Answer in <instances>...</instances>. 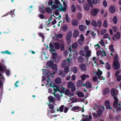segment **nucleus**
<instances>
[{
  "label": "nucleus",
  "mask_w": 121,
  "mask_h": 121,
  "mask_svg": "<svg viewBox=\"0 0 121 121\" xmlns=\"http://www.w3.org/2000/svg\"><path fill=\"white\" fill-rule=\"evenodd\" d=\"M110 93L112 97L116 96L118 94V91H115L114 88H112L111 89Z\"/></svg>",
  "instance_id": "nucleus-4"
},
{
  "label": "nucleus",
  "mask_w": 121,
  "mask_h": 121,
  "mask_svg": "<svg viewBox=\"0 0 121 121\" xmlns=\"http://www.w3.org/2000/svg\"><path fill=\"white\" fill-rule=\"evenodd\" d=\"M64 55L65 57H67V56L69 55V58L68 57L66 58L67 60L68 61V63H69L70 62V60L72 59L70 58L71 56H72V55L70 54V53H69L67 50H65L64 52Z\"/></svg>",
  "instance_id": "nucleus-3"
},
{
  "label": "nucleus",
  "mask_w": 121,
  "mask_h": 121,
  "mask_svg": "<svg viewBox=\"0 0 121 121\" xmlns=\"http://www.w3.org/2000/svg\"><path fill=\"white\" fill-rule=\"evenodd\" d=\"M109 10L110 12L112 13H114L115 12V9L114 7L112 6H111L110 7Z\"/></svg>",
  "instance_id": "nucleus-14"
},
{
  "label": "nucleus",
  "mask_w": 121,
  "mask_h": 121,
  "mask_svg": "<svg viewBox=\"0 0 121 121\" xmlns=\"http://www.w3.org/2000/svg\"><path fill=\"white\" fill-rule=\"evenodd\" d=\"M48 99L50 104L51 103V102H53L54 101V99L53 97L51 96H49L48 97Z\"/></svg>",
  "instance_id": "nucleus-16"
},
{
  "label": "nucleus",
  "mask_w": 121,
  "mask_h": 121,
  "mask_svg": "<svg viewBox=\"0 0 121 121\" xmlns=\"http://www.w3.org/2000/svg\"><path fill=\"white\" fill-rule=\"evenodd\" d=\"M64 93L65 95L68 96H69L70 94V90L69 89H66Z\"/></svg>",
  "instance_id": "nucleus-22"
},
{
  "label": "nucleus",
  "mask_w": 121,
  "mask_h": 121,
  "mask_svg": "<svg viewBox=\"0 0 121 121\" xmlns=\"http://www.w3.org/2000/svg\"><path fill=\"white\" fill-rule=\"evenodd\" d=\"M85 29V26L83 25H81L79 26V29L80 30L82 31H83Z\"/></svg>",
  "instance_id": "nucleus-23"
},
{
  "label": "nucleus",
  "mask_w": 121,
  "mask_h": 121,
  "mask_svg": "<svg viewBox=\"0 0 121 121\" xmlns=\"http://www.w3.org/2000/svg\"><path fill=\"white\" fill-rule=\"evenodd\" d=\"M63 5L64 7L60 9V11H65L67 9V5L65 2H63Z\"/></svg>",
  "instance_id": "nucleus-10"
},
{
  "label": "nucleus",
  "mask_w": 121,
  "mask_h": 121,
  "mask_svg": "<svg viewBox=\"0 0 121 121\" xmlns=\"http://www.w3.org/2000/svg\"><path fill=\"white\" fill-rule=\"evenodd\" d=\"M100 0H92L93 4L95 5H96L97 3H100Z\"/></svg>",
  "instance_id": "nucleus-27"
},
{
  "label": "nucleus",
  "mask_w": 121,
  "mask_h": 121,
  "mask_svg": "<svg viewBox=\"0 0 121 121\" xmlns=\"http://www.w3.org/2000/svg\"><path fill=\"white\" fill-rule=\"evenodd\" d=\"M57 54L56 53H52V58L53 59H55L57 57Z\"/></svg>",
  "instance_id": "nucleus-50"
},
{
  "label": "nucleus",
  "mask_w": 121,
  "mask_h": 121,
  "mask_svg": "<svg viewBox=\"0 0 121 121\" xmlns=\"http://www.w3.org/2000/svg\"><path fill=\"white\" fill-rule=\"evenodd\" d=\"M108 24L107 21L106 20L104 21L103 23V26L105 28H107L108 26Z\"/></svg>",
  "instance_id": "nucleus-42"
},
{
  "label": "nucleus",
  "mask_w": 121,
  "mask_h": 121,
  "mask_svg": "<svg viewBox=\"0 0 121 121\" xmlns=\"http://www.w3.org/2000/svg\"><path fill=\"white\" fill-rule=\"evenodd\" d=\"M97 112L98 114V116L100 117L101 116L102 114V111L101 110L99 109L97 111Z\"/></svg>",
  "instance_id": "nucleus-30"
},
{
  "label": "nucleus",
  "mask_w": 121,
  "mask_h": 121,
  "mask_svg": "<svg viewBox=\"0 0 121 121\" xmlns=\"http://www.w3.org/2000/svg\"><path fill=\"white\" fill-rule=\"evenodd\" d=\"M6 70V69L5 66H2V65H0V71L2 72H5Z\"/></svg>",
  "instance_id": "nucleus-19"
},
{
  "label": "nucleus",
  "mask_w": 121,
  "mask_h": 121,
  "mask_svg": "<svg viewBox=\"0 0 121 121\" xmlns=\"http://www.w3.org/2000/svg\"><path fill=\"white\" fill-rule=\"evenodd\" d=\"M73 72L74 73H76L78 71V69L77 67H74L73 68Z\"/></svg>",
  "instance_id": "nucleus-60"
},
{
  "label": "nucleus",
  "mask_w": 121,
  "mask_h": 121,
  "mask_svg": "<svg viewBox=\"0 0 121 121\" xmlns=\"http://www.w3.org/2000/svg\"><path fill=\"white\" fill-rule=\"evenodd\" d=\"M112 21L113 23L114 24H116L117 22V17L115 16L112 19Z\"/></svg>",
  "instance_id": "nucleus-32"
},
{
  "label": "nucleus",
  "mask_w": 121,
  "mask_h": 121,
  "mask_svg": "<svg viewBox=\"0 0 121 121\" xmlns=\"http://www.w3.org/2000/svg\"><path fill=\"white\" fill-rule=\"evenodd\" d=\"M79 32L77 30H75L73 33V36L74 38H76L79 35Z\"/></svg>",
  "instance_id": "nucleus-13"
},
{
  "label": "nucleus",
  "mask_w": 121,
  "mask_h": 121,
  "mask_svg": "<svg viewBox=\"0 0 121 121\" xmlns=\"http://www.w3.org/2000/svg\"><path fill=\"white\" fill-rule=\"evenodd\" d=\"M102 53V52L101 51H99L97 52L96 54L97 56H99L101 55Z\"/></svg>",
  "instance_id": "nucleus-63"
},
{
  "label": "nucleus",
  "mask_w": 121,
  "mask_h": 121,
  "mask_svg": "<svg viewBox=\"0 0 121 121\" xmlns=\"http://www.w3.org/2000/svg\"><path fill=\"white\" fill-rule=\"evenodd\" d=\"M86 65L83 63L79 65L80 69L83 72L86 71Z\"/></svg>",
  "instance_id": "nucleus-5"
},
{
  "label": "nucleus",
  "mask_w": 121,
  "mask_h": 121,
  "mask_svg": "<svg viewBox=\"0 0 121 121\" xmlns=\"http://www.w3.org/2000/svg\"><path fill=\"white\" fill-rule=\"evenodd\" d=\"M109 49L110 51L112 52H114L115 50L113 48V45L112 44L110 45L109 46Z\"/></svg>",
  "instance_id": "nucleus-38"
},
{
  "label": "nucleus",
  "mask_w": 121,
  "mask_h": 121,
  "mask_svg": "<svg viewBox=\"0 0 121 121\" xmlns=\"http://www.w3.org/2000/svg\"><path fill=\"white\" fill-rule=\"evenodd\" d=\"M45 10L48 13H51L52 11V9L49 8H46Z\"/></svg>",
  "instance_id": "nucleus-37"
},
{
  "label": "nucleus",
  "mask_w": 121,
  "mask_h": 121,
  "mask_svg": "<svg viewBox=\"0 0 121 121\" xmlns=\"http://www.w3.org/2000/svg\"><path fill=\"white\" fill-rule=\"evenodd\" d=\"M97 24L100 27L101 26L102 24V23L101 20H99L98 21Z\"/></svg>",
  "instance_id": "nucleus-62"
},
{
  "label": "nucleus",
  "mask_w": 121,
  "mask_h": 121,
  "mask_svg": "<svg viewBox=\"0 0 121 121\" xmlns=\"http://www.w3.org/2000/svg\"><path fill=\"white\" fill-rule=\"evenodd\" d=\"M54 62L52 61H48L47 62V64L48 66L49 67H51L53 64Z\"/></svg>",
  "instance_id": "nucleus-20"
},
{
  "label": "nucleus",
  "mask_w": 121,
  "mask_h": 121,
  "mask_svg": "<svg viewBox=\"0 0 121 121\" xmlns=\"http://www.w3.org/2000/svg\"><path fill=\"white\" fill-rule=\"evenodd\" d=\"M51 67L53 70H56L57 69V65L56 64H53Z\"/></svg>",
  "instance_id": "nucleus-41"
},
{
  "label": "nucleus",
  "mask_w": 121,
  "mask_h": 121,
  "mask_svg": "<svg viewBox=\"0 0 121 121\" xmlns=\"http://www.w3.org/2000/svg\"><path fill=\"white\" fill-rule=\"evenodd\" d=\"M91 52L90 50H89L86 52V57H89L91 56Z\"/></svg>",
  "instance_id": "nucleus-46"
},
{
  "label": "nucleus",
  "mask_w": 121,
  "mask_h": 121,
  "mask_svg": "<svg viewBox=\"0 0 121 121\" xmlns=\"http://www.w3.org/2000/svg\"><path fill=\"white\" fill-rule=\"evenodd\" d=\"M113 67L115 69L117 70L120 68V64L118 62H113Z\"/></svg>",
  "instance_id": "nucleus-7"
},
{
  "label": "nucleus",
  "mask_w": 121,
  "mask_h": 121,
  "mask_svg": "<svg viewBox=\"0 0 121 121\" xmlns=\"http://www.w3.org/2000/svg\"><path fill=\"white\" fill-rule=\"evenodd\" d=\"M67 86L68 88H71L72 91H75L76 89V87L74 83L73 82H68Z\"/></svg>",
  "instance_id": "nucleus-1"
},
{
  "label": "nucleus",
  "mask_w": 121,
  "mask_h": 121,
  "mask_svg": "<svg viewBox=\"0 0 121 121\" xmlns=\"http://www.w3.org/2000/svg\"><path fill=\"white\" fill-rule=\"evenodd\" d=\"M68 26L67 25H64L62 27V29L63 31H65L68 29Z\"/></svg>",
  "instance_id": "nucleus-40"
},
{
  "label": "nucleus",
  "mask_w": 121,
  "mask_h": 121,
  "mask_svg": "<svg viewBox=\"0 0 121 121\" xmlns=\"http://www.w3.org/2000/svg\"><path fill=\"white\" fill-rule=\"evenodd\" d=\"M72 11L74 13L75 12L76 9V7L74 4H73L71 7Z\"/></svg>",
  "instance_id": "nucleus-25"
},
{
  "label": "nucleus",
  "mask_w": 121,
  "mask_h": 121,
  "mask_svg": "<svg viewBox=\"0 0 121 121\" xmlns=\"http://www.w3.org/2000/svg\"><path fill=\"white\" fill-rule=\"evenodd\" d=\"M65 17L66 21L68 23H69L70 21V19L68 15V14H66L65 15Z\"/></svg>",
  "instance_id": "nucleus-35"
},
{
  "label": "nucleus",
  "mask_w": 121,
  "mask_h": 121,
  "mask_svg": "<svg viewBox=\"0 0 121 121\" xmlns=\"http://www.w3.org/2000/svg\"><path fill=\"white\" fill-rule=\"evenodd\" d=\"M120 34L119 32H117L116 33V34H114L112 38H114V37L116 38H120Z\"/></svg>",
  "instance_id": "nucleus-21"
},
{
  "label": "nucleus",
  "mask_w": 121,
  "mask_h": 121,
  "mask_svg": "<svg viewBox=\"0 0 121 121\" xmlns=\"http://www.w3.org/2000/svg\"><path fill=\"white\" fill-rule=\"evenodd\" d=\"M82 80L84 81L86 80V78H88L89 77V76L88 75L83 74L82 75L80 76Z\"/></svg>",
  "instance_id": "nucleus-9"
},
{
  "label": "nucleus",
  "mask_w": 121,
  "mask_h": 121,
  "mask_svg": "<svg viewBox=\"0 0 121 121\" xmlns=\"http://www.w3.org/2000/svg\"><path fill=\"white\" fill-rule=\"evenodd\" d=\"M77 95L79 97H84V95L83 93L82 92H78L77 94Z\"/></svg>",
  "instance_id": "nucleus-26"
},
{
  "label": "nucleus",
  "mask_w": 121,
  "mask_h": 121,
  "mask_svg": "<svg viewBox=\"0 0 121 121\" xmlns=\"http://www.w3.org/2000/svg\"><path fill=\"white\" fill-rule=\"evenodd\" d=\"M60 48L61 51H63L65 49V45L64 44H61L60 45Z\"/></svg>",
  "instance_id": "nucleus-52"
},
{
  "label": "nucleus",
  "mask_w": 121,
  "mask_h": 121,
  "mask_svg": "<svg viewBox=\"0 0 121 121\" xmlns=\"http://www.w3.org/2000/svg\"><path fill=\"white\" fill-rule=\"evenodd\" d=\"M86 88H91V83L89 81H87L85 84Z\"/></svg>",
  "instance_id": "nucleus-18"
},
{
  "label": "nucleus",
  "mask_w": 121,
  "mask_h": 121,
  "mask_svg": "<svg viewBox=\"0 0 121 121\" xmlns=\"http://www.w3.org/2000/svg\"><path fill=\"white\" fill-rule=\"evenodd\" d=\"M55 48L56 50H59L60 48V44L58 42H55L54 43Z\"/></svg>",
  "instance_id": "nucleus-12"
},
{
  "label": "nucleus",
  "mask_w": 121,
  "mask_h": 121,
  "mask_svg": "<svg viewBox=\"0 0 121 121\" xmlns=\"http://www.w3.org/2000/svg\"><path fill=\"white\" fill-rule=\"evenodd\" d=\"M100 11V9L97 8H92L91 11V13L94 16H96L98 12Z\"/></svg>",
  "instance_id": "nucleus-2"
},
{
  "label": "nucleus",
  "mask_w": 121,
  "mask_h": 121,
  "mask_svg": "<svg viewBox=\"0 0 121 121\" xmlns=\"http://www.w3.org/2000/svg\"><path fill=\"white\" fill-rule=\"evenodd\" d=\"M98 72H97L95 74L97 76H99L102 75V72L99 69H98Z\"/></svg>",
  "instance_id": "nucleus-34"
},
{
  "label": "nucleus",
  "mask_w": 121,
  "mask_h": 121,
  "mask_svg": "<svg viewBox=\"0 0 121 121\" xmlns=\"http://www.w3.org/2000/svg\"><path fill=\"white\" fill-rule=\"evenodd\" d=\"M72 35V32L71 31H69L67 34L66 38H71Z\"/></svg>",
  "instance_id": "nucleus-36"
},
{
  "label": "nucleus",
  "mask_w": 121,
  "mask_h": 121,
  "mask_svg": "<svg viewBox=\"0 0 121 121\" xmlns=\"http://www.w3.org/2000/svg\"><path fill=\"white\" fill-rule=\"evenodd\" d=\"M121 72V70L119 69L116 71L115 73V77H117V76H118V74Z\"/></svg>",
  "instance_id": "nucleus-51"
},
{
  "label": "nucleus",
  "mask_w": 121,
  "mask_h": 121,
  "mask_svg": "<svg viewBox=\"0 0 121 121\" xmlns=\"http://www.w3.org/2000/svg\"><path fill=\"white\" fill-rule=\"evenodd\" d=\"M109 92L110 91L109 88L108 87H106L104 89L103 94L106 95L108 94L109 93Z\"/></svg>",
  "instance_id": "nucleus-11"
},
{
  "label": "nucleus",
  "mask_w": 121,
  "mask_h": 121,
  "mask_svg": "<svg viewBox=\"0 0 121 121\" xmlns=\"http://www.w3.org/2000/svg\"><path fill=\"white\" fill-rule=\"evenodd\" d=\"M116 77H117V81L118 82H120L121 80V75H119Z\"/></svg>",
  "instance_id": "nucleus-58"
},
{
  "label": "nucleus",
  "mask_w": 121,
  "mask_h": 121,
  "mask_svg": "<svg viewBox=\"0 0 121 121\" xmlns=\"http://www.w3.org/2000/svg\"><path fill=\"white\" fill-rule=\"evenodd\" d=\"M84 60L82 56L79 57L78 58V61L79 63H82L83 62Z\"/></svg>",
  "instance_id": "nucleus-24"
},
{
  "label": "nucleus",
  "mask_w": 121,
  "mask_h": 121,
  "mask_svg": "<svg viewBox=\"0 0 121 121\" xmlns=\"http://www.w3.org/2000/svg\"><path fill=\"white\" fill-rule=\"evenodd\" d=\"M55 36L57 38H62L63 37V35L62 34H55Z\"/></svg>",
  "instance_id": "nucleus-43"
},
{
  "label": "nucleus",
  "mask_w": 121,
  "mask_h": 121,
  "mask_svg": "<svg viewBox=\"0 0 121 121\" xmlns=\"http://www.w3.org/2000/svg\"><path fill=\"white\" fill-rule=\"evenodd\" d=\"M69 68L68 66H66L65 67L64 69V71L66 73H67L68 71Z\"/></svg>",
  "instance_id": "nucleus-54"
},
{
  "label": "nucleus",
  "mask_w": 121,
  "mask_h": 121,
  "mask_svg": "<svg viewBox=\"0 0 121 121\" xmlns=\"http://www.w3.org/2000/svg\"><path fill=\"white\" fill-rule=\"evenodd\" d=\"M78 23L77 20L76 19L72 21L71 23L72 25L74 26H77L78 24Z\"/></svg>",
  "instance_id": "nucleus-17"
},
{
  "label": "nucleus",
  "mask_w": 121,
  "mask_h": 121,
  "mask_svg": "<svg viewBox=\"0 0 121 121\" xmlns=\"http://www.w3.org/2000/svg\"><path fill=\"white\" fill-rule=\"evenodd\" d=\"M67 60L63 61L62 63V68L65 67L67 64Z\"/></svg>",
  "instance_id": "nucleus-33"
},
{
  "label": "nucleus",
  "mask_w": 121,
  "mask_h": 121,
  "mask_svg": "<svg viewBox=\"0 0 121 121\" xmlns=\"http://www.w3.org/2000/svg\"><path fill=\"white\" fill-rule=\"evenodd\" d=\"M113 62H118V57L116 56H115L114 57Z\"/></svg>",
  "instance_id": "nucleus-59"
},
{
  "label": "nucleus",
  "mask_w": 121,
  "mask_h": 121,
  "mask_svg": "<svg viewBox=\"0 0 121 121\" xmlns=\"http://www.w3.org/2000/svg\"><path fill=\"white\" fill-rule=\"evenodd\" d=\"M112 29L114 32H116L117 31V28L116 26H112Z\"/></svg>",
  "instance_id": "nucleus-61"
},
{
  "label": "nucleus",
  "mask_w": 121,
  "mask_h": 121,
  "mask_svg": "<svg viewBox=\"0 0 121 121\" xmlns=\"http://www.w3.org/2000/svg\"><path fill=\"white\" fill-rule=\"evenodd\" d=\"M82 17V15L80 13H78L77 15V18L78 20H80Z\"/></svg>",
  "instance_id": "nucleus-31"
},
{
  "label": "nucleus",
  "mask_w": 121,
  "mask_h": 121,
  "mask_svg": "<svg viewBox=\"0 0 121 121\" xmlns=\"http://www.w3.org/2000/svg\"><path fill=\"white\" fill-rule=\"evenodd\" d=\"M114 99V101L113 102V106L114 107H116L117 105V103L118 99L116 96L113 97Z\"/></svg>",
  "instance_id": "nucleus-8"
},
{
  "label": "nucleus",
  "mask_w": 121,
  "mask_h": 121,
  "mask_svg": "<svg viewBox=\"0 0 121 121\" xmlns=\"http://www.w3.org/2000/svg\"><path fill=\"white\" fill-rule=\"evenodd\" d=\"M87 2L89 5L90 7L93 8V5L92 4L91 0H88Z\"/></svg>",
  "instance_id": "nucleus-45"
},
{
  "label": "nucleus",
  "mask_w": 121,
  "mask_h": 121,
  "mask_svg": "<svg viewBox=\"0 0 121 121\" xmlns=\"http://www.w3.org/2000/svg\"><path fill=\"white\" fill-rule=\"evenodd\" d=\"M105 68L108 70H109L111 69L110 65L108 62H106V64Z\"/></svg>",
  "instance_id": "nucleus-39"
},
{
  "label": "nucleus",
  "mask_w": 121,
  "mask_h": 121,
  "mask_svg": "<svg viewBox=\"0 0 121 121\" xmlns=\"http://www.w3.org/2000/svg\"><path fill=\"white\" fill-rule=\"evenodd\" d=\"M79 53L80 55L81 56H84L85 54L83 51L82 50H80L79 51Z\"/></svg>",
  "instance_id": "nucleus-64"
},
{
  "label": "nucleus",
  "mask_w": 121,
  "mask_h": 121,
  "mask_svg": "<svg viewBox=\"0 0 121 121\" xmlns=\"http://www.w3.org/2000/svg\"><path fill=\"white\" fill-rule=\"evenodd\" d=\"M91 24L95 27H96L97 26V23L95 21L93 20L91 22Z\"/></svg>",
  "instance_id": "nucleus-28"
},
{
  "label": "nucleus",
  "mask_w": 121,
  "mask_h": 121,
  "mask_svg": "<svg viewBox=\"0 0 121 121\" xmlns=\"http://www.w3.org/2000/svg\"><path fill=\"white\" fill-rule=\"evenodd\" d=\"M103 4L104 8H105L107 7V3L105 0H104L103 1Z\"/></svg>",
  "instance_id": "nucleus-53"
},
{
  "label": "nucleus",
  "mask_w": 121,
  "mask_h": 121,
  "mask_svg": "<svg viewBox=\"0 0 121 121\" xmlns=\"http://www.w3.org/2000/svg\"><path fill=\"white\" fill-rule=\"evenodd\" d=\"M82 80H79L78 81L76 85L77 87H80L82 86H86L85 84L84 83L83 84V82Z\"/></svg>",
  "instance_id": "nucleus-6"
},
{
  "label": "nucleus",
  "mask_w": 121,
  "mask_h": 121,
  "mask_svg": "<svg viewBox=\"0 0 121 121\" xmlns=\"http://www.w3.org/2000/svg\"><path fill=\"white\" fill-rule=\"evenodd\" d=\"M114 117V119L117 120H118L119 119L121 118V116L119 115H117L115 116Z\"/></svg>",
  "instance_id": "nucleus-44"
},
{
  "label": "nucleus",
  "mask_w": 121,
  "mask_h": 121,
  "mask_svg": "<svg viewBox=\"0 0 121 121\" xmlns=\"http://www.w3.org/2000/svg\"><path fill=\"white\" fill-rule=\"evenodd\" d=\"M89 9V6L88 4H85L84 6V9L85 11H88Z\"/></svg>",
  "instance_id": "nucleus-29"
},
{
  "label": "nucleus",
  "mask_w": 121,
  "mask_h": 121,
  "mask_svg": "<svg viewBox=\"0 0 121 121\" xmlns=\"http://www.w3.org/2000/svg\"><path fill=\"white\" fill-rule=\"evenodd\" d=\"M65 89V87H62V88L60 90V92H60V93L61 94L62 93H64Z\"/></svg>",
  "instance_id": "nucleus-48"
},
{
  "label": "nucleus",
  "mask_w": 121,
  "mask_h": 121,
  "mask_svg": "<svg viewBox=\"0 0 121 121\" xmlns=\"http://www.w3.org/2000/svg\"><path fill=\"white\" fill-rule=\"evenodd\" d=\"M64 107V105H62L59 108V109L60 110V112H62L63 111V108Z\"/></svg>",
  "instance_id": "nucleus-57"
},
{
  "label": "nucleus",
  "mask_w": 121,
  "mask_h": 121,
  "mask_svg": "<svg viewBox=\"0 0 121 121\" xmlns=\"http://www.w3.org/2000/svg\"><path fill=\"white\" fill-rule=\"evenodd\" d=\"M116 108V111L117 112V113H118L120 111H121V107H118V106L117 105V106Z\"/></svg>",
  "instance_id": "nucleus-49"
},
{
  "label": "nucleus",
  "mask_w": 121,
  "mask_h": 121,
  "mask_svg": "<svg viewBox=\"0 0 121 121\" xmlns=\"http://www.w3.org/2000/svg\"><path fill=\"white\" fill-rule=\"evenodd\" d=\"M54 82L57 84H59L61 82V79L60 78H57L55 79Z\"/></svg>",
  "instance_id": "nucleus-15"
},
{
  "label": "nucleus",
  "mask_w": 121,
  "mask_h": 121,
  "mask_svg": "<svg viewBox=\"0 0 121 121\" xmlns=\"http://www.w3.org/2000/svg\"><path fill=\"white\" fill-rule=\"evenodd\" d=\"M79 108L80 107L79 106H74L72 110L74 111L76 110H79Z\"/></svg>",
  "instance_id": "nucleus-56"
},
{
  "label": "nucleus",
  "mask_w": 121,
  "mask_h": 121,
  "mask_svg": "<svg viewBox=\"0 0 121 121\" xmlns=\"http://www.w3.org/2000/svg\"><path fill=\"white\" fill-rule=\"evenodd\" d=\"M52 8L53 9H54L58 8V6L57 5H52Z\"/></svg>",
  "instance_id": "nucleus-55"
},
{
  "label": "nucleus",
  "mask_w": 121,
  "mask_h": 121,
  "mask_svg": "<svg viewBox=\"0 0 121 121\" xmlns=\"http://www.w3.org/2000/svg\"><path fill=\"white\" fill-rule=\"evenodd\" d=\"M2 53L4 54H7L9 55L11 54V53L8 50H6L5 51H3Z\"/></svg>",
  "instance_id": "nucleus-47"
}]
</instances>
